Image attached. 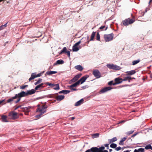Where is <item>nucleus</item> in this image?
I'll return each mask as SVG.
<instances>
[{"mask_svg":"<svg viewBox=\"0 0 152 152\" xmlns=\"http://www.w3.org/2000/svg\"><path fill=\"white\" fill-rule=\"evenodd\" d=\"M133 19H131L130 18H128L125 19L121 22V26H127L132 24L135 21L134 17H133Z\"/></svg>","mask_w":152,"mask_h":152,"instance_id":"nucleus-1","label":"nucleus"},{"mask_svg":"<svg viewBox=\"0 0 152 152\" xmlns=\"http://www.w3.org/2000/svg\"><path fill=\"white\" fill-rule=\"evenodd\" d=\"M8 116L10 117L12 120H15L19 118V116L17 113L14 111H11L8 114Z\"/></svg>","mask_w":152,"mask_h":152,"instance_id":"nucleus-2","label":"nucleus"},{"mask_svg":"<svg viewBox=\"0 0 152 152\" xmlns=\"http://www.w3.org/2000/svg\"><path fill=\"white\" fill-rule=\"evenodd\" d=\"M24 97H25V96L21 91L18 94H16L14 98V99H17L16 101H15V103L16 104L18 103L20 101L21 98Z\"/></svg>","mask_w":152,"mask_h":152,"instance_id":"nucleus-3","label":"nucleus"},{"mask_svg":"<svg viewBox=\"0 0 152 152\" xmlns=\"http://www.w3.org/2000/svg\"><path fill=\"white\" fill-rule=\"evenodd\" d=\"M106 66L107 67L110 69L118 70L121 69V68L120 66L114 65L113 64H107Z\"/></svg>","mask_w":152,"mask_h":152,"instance_id":"nucleus-4","label":"nucleus"},{"mask_svg":"<svg viewBox=\"0 0 152 152\" xmlns=\"http://www.w3.org/2000/svg\"><path fill=\"white\" fill-rule=\"evenodd\" d=\"M114 34L112 33L109 34H104V38L106 42H109L113 40Z\"/></svg>","mask_w":152,"mask_h":152,"instance_id":"nucleus-5","label":"nucleus"},{"mask_svg":"<svg viewBox=\"0 0 152 152\" xmlns=\"http://www.w3.org/2000/svg\"><path fill=\"white\" fill-rule=\"evenodd\" d=\"M21 92L25 97L34 94L36 92V90L34 88V89H33L31 90H27L26 92L24 91H22Z\"/></svg>","mask_w":152,"mask_h":152,"instance_id":"nucleus-6","label":"nucleus"},{"mask_svg":"<svg viewBox=\"0 0 152 152\" xmlns=\"http://www.w3.org/2000/svg\"><path fill=\"white\" fill-rule=\"evenodd\" d=\"M83 39L82 38L80 40L75 43L72 47V50L73 52H77L79 50L80 48L78 46L81 43V41Z\"/></svg>","mask_w":152,"mask_h":152,"instance_id":"nucleus-7","label":"nucleus"},{"mask_svg":"<svg viewBox=\"0 0 152 152\" xmlns=\"http://www.w3.org/2000/svg\"><path fill=\"white\" fill-rule=\"evenodd\" d=\"M45 85H47L50 86L51 88H53L54 86H56V87L54 88L53 89L55 90H58L60 89V87L59 84L57 83L56 84H52L51 83H49L48 82H47L45 83Z\"/></svg>","mask_w":152,"mask_h":152,"instance_id":"nucleus-8","label":"nucleus"},{"mask_svg":"<svg viewBox=\"0 0 152 152\" xmlns=\"http://www.w3.org/2000/svg\"><path fill=\"white\" fill-rule=\"evenodd\" d=\"M93 74L96 78H99L102 77L101 73L98 69H95L93 71Z\"/></svg>","mask_w":152,"mask_h":152,"instance_id":"nucleus-9","label":"nucleus"},{"mask_svg":"<svg viewBox=\"0 0 152 152\" xmlns=\"http://www.w3.org/2000/svg\"><path fill=\"white\" fill-rule=\"evenodd\" d=\"M63 53H66L68 56L70 57V53L69 51H68L66 48V47L63 48V49L59 53V55H61Z\"/></svg>","mask_w":152,"mask_h":152,"instance_id":"nucleus-10","label":"nucleus"},{"mask_svg":"<svg viewBox=\"0 0 152 152\" xmlns=\"http://www.w3.org/2000/svg\"><path fill=\"white\" fill-rule=\"evenodd\" d=\"M82 73H79L76 75L70 81L69 83H74L77 81L78 79L82 76Z\"/></svg>","mask_w":152,"mask_h":152,"instance_id":"nucleus-11","label":"nucleus"},{"mask_svg":"<svg viewBox=\"0 0 152 152\" xmlns=\"http://www.w3.org/2000/svg\"><path fill=\"white\" fill-rule=\"evenodd\" d=\"M113 88L110 86L106 87L102 89L99 91L100 93H104L107 91L110 90Z\"/></svg>","mask_w":152,"mask_h":152,"instance_id":"nucleus-12","label":"nucleus"},{"mask_svg":"<svg viewBox=\"0 0 152 152\" xmlns=\"http://www.w3.org/2000/svg\"><path fill=\"white\" fill-rule=\"evenodd\" d=\"M89 77V75H85V76L81 77L78 80L80 83V84H81L83 83L86 81L87 79Z\"/></svg>","mask_w":152,"mask_h":152,"instance_id":"nucleus-13","label":"nucleus"},{"mask_svg":"<svg viewBox=\"0 0 152 152\" xmlns=\"http://www.w3.org/2000/svg\"><path fill=\"white\" fill-rule=\"evenodd\" d=\"M114 84L115 85L121 83L122 82V78L118 77L114 79Z\"/></svg>","mask_w":152,"mask_h":152,"instance_id":"nucleus-14","label":"nucleus"},{"mask_svg":"<svg viewBox=\"0 0 152 152\" xmlns=\"http://www.w3.org/2000/svg\"><path fill=\"white\" fill-rule=\"evenodd\" d=\"M97 147H93L91 148L90 149L87 150L85 152H97Z\"/></svg>","mask_w":152,"mask_h":152,"instance_id":"nucleus-15","label":"nucleus"},{"mask_svg":"<svg viewBox=\"0 0 152 152\" xmlns=\"http://www.w3.org/2000/svg\"><path fill=\"white\" fill-rule=\"evenodd\" d=\"M56 95H57V96H56V97H55V98L57 101H61L63 100L65 97V96L63 95H59L58 94Z\"/></svg>","mask_w":152,"mask_h":152,"instance_id":"nucleus-16","label":"nucleus"},{"mask_svg":"<svg viewBox=\"0 0 152 152\" xmlns=\"http://www.w3.org/2000/svg\"><path fill=\"white\" fill-rule=\"evenodd\" d=\"M57 73V72L55 71H48L46 72V73L45 74V76H46L47 75H51L56 74Z\"/></svg>","mask_w":152,"mask_h":152,"instance_id":"nucleus-17","label":"nucleus"},{"mask_svg":"<svg viewBox=\"0 0 152 152\" xmlns=\"http://www.w3.org/2000/svg\"><path fill=\"white\" fill-rule=\"evenodd\" d=\"M84 101L83 99L82 98L80 99V100L78 101L75 103V106H80L82 104Z\"/></svg>","mask_w":152,"mask_h":152,"instance_id":"nucleus-18","label":"nucleus"},{"mask_svg":"<svg viewBox=\"0 0 152 152\" xmlns=\"http://www.w3.org/2000/svg\"><path fill=\"white\" fill-rule=\"evenodd\" d=\"M7 116L6 115H2L1 116V121L2 122H7L8 121L7 120Z\"/></svg>","mask_w":152,"mask_h":152,"instance_id":"nucleus-19","label":"nucleus"},{"mask_svg":"<svg viewBox=\"0 0 152 152\" xmlns=\"http://www.w3.org/2000/svg\"><path fill=\"white\" fill-rule=\"evenodd\" d=\"M36 72L32 73H31V76L28 80L29 81H31V80L34 79L36 77Z\"/></svg>","mask_w":152,"mask_h":152,"instance_id":"nucleus-20","label":"nucleus"},{"mask_svg":"<svg viewBox=\"0 0 152 152\" xmlns=\"http://www.w3.org/2000/svg\"><path fill=\"white\" fill-rule=\"evenodd\" d=\"M136 84H132L130 85H128V84H125V85H121V86H117L116 87V88H122L123 87H127V86L130 87L133 85H135Z\"/></svg>","mask_w":152,"mask_h":152,"instance_id":"nucleus-21","label":"nucleus"},{"mask_svg":"<svg viewBox=\"0 0 152 152\" xmlns=\"http://www.w3.org/2000/svg\"><path fill=\"white\" fill-rule=\"evenodd\" d=\"M75 68L79 71H82L83 70V68L82 66H81L80 65H77V66H76L75 67Z\"/></svg>","mask_w":152,"mask_h":152,"instance_id":"nucleus-22","label":"nucleus"},{"mask_svg":"<svg viewBox=\"0 0 152 152\" xmlns=\"http://www.w3.org/2000/svg\"><path fill=\"white\" fill-rule=\"evenodd\" d=\"M117 138L116 137H114L113 138L110 139H108V142L109 144H110L112 143H113L117 140Z\"/></svg>","mask_w":152,"mask_h":152,"instance_id":"nucleus-23","label":"nucleus"},{"mask_svg":"<svg viewBox=\"0 0 152 152\" xmlns=\"http://www.w3.org/2000/svg\"><path fill=\"white\" fill-rule=\"evenodd\" d=\"M96 33V32L93 31L91 36L90 40L94 41V38Z\"/></svg>","mask_w":152,"mask_h":152,"instance_id":"nucleus-24","label":"nucleus"},{"mask_svg":"<svg viewBox=\"0 0 152 152\" xmlns=\"http://www.w3.org/2000/svg\"><path fill=\"white\" fill-rule=\"evenodd\" d=\"M56 95H58V93H56L53 94H48L46 95V97L50 98H55Z\"/></svg>","mask_w":152,"mask_h":152,"instance_id":"nucleus-25","label":"nucleus"},{"mask_svg":"<svg viewBox=\"0 0 152 152\" xmlns=\"http://www.w3.org/2000/svg\"><path fill=\"white\" fill-rule=\"evenodd\" d=\"M135 70H132L129 71H127L126 72L127 75H132L136 73Z\"/></svg>","mask_w":152,"mask_h":152,"instance_id":"nucleus-26","label":"nucleus"},{"mask_svg":"<svg viewBox=\"0 0 152 152\" xmlns=\"http://www.w3.org/2000/svg\"><path fill=\"white\" fill-rule=\"evenodd\" d=\"M44 84H45V83H42L39 85H37L35 88V89L36 90H38L39 88H41V87Z\"/></svg>","mask_w":152,"mask_h":152,"instance_id":"nucleus-27","label":"nucleus"},{"mask_svg":"<svg viewBox=\"0 0 152 152\" xmlns=\"http://www.w3.org/2000/svg\"><path fill=\"white\" fill-rule=\"evenodd\" d=\"M126 139V137H124L122 140H121L119 142V145H124V144L123 142H124Z\"/></svg>","mask_w":152,"mask_h":152,"instance_id":"nucleus-28","label":"nucleus"},{"mask_svg":"<svg viewBox=\"0 0 152 152\" xmlns=\"http://www.w3.org/2000/svg\"><path fill=\"white\" fill-rule=\"evenodd\" d=\"M46 110L44 111V112H42L41 113H40L39 114H38L37 115H36L35 116V117L36 118H38L40 117L43 114H44L45 113H46Z\"/></svg>","mask_w":152,"mask_h":152,"instance_id":"nucleus-29","label":"nucleus"},{"mask_svg":"<svg viewBox=\"0 0 152 152\" xmlns=\"http://www.w3.org/2000/svg\"><path fill=\"white\" fill-rule=\"evenodd\" d=\"M96 40L98 41H100V35L99 33V32H97L96 35Z\"/></svg>","mask_w":152,"mask_h":152,"instance_id":"nucleus-30","label":"nucleus"},{"mask_svg":"<svg viewBox=\"0 0 152 152\" xmlns=\"http://www.w3.org/2000/svg\"><path fill=\"white\" fill-rule=\"evenodd\" d=\"M140 61V59H138L136 60H134L132 62V64L133 65H135L137 64H138L139 63Z\"/></svg>","mask_w":152,"mask_h":152,"instance_id":"nucleus-31","label":"nucleus"},{"mask_svg":"<svg viewBox=\"0 0 152 152\" xmlns=\"http://www.w3.org/2000/svg\"><path fill=\"white\" fill-rule=\"evenodd\" d=\"M58 64H62L64 63V61L62 60H58L57 61Z\"/></svg>","mask_w":152,"mask_h":152,"instance_id":"nucleus-32","label":"nucleus"},{"mask_svg":"<svg viewBox=\"0 0 152 152\" xmlns=\"http://www.w3.org/2000/svg\"><path fill=\"white\" fill-rule=\"evenodd\" d=\"M31 106H29L28 107H23V108H22L21 109H23L24 110H26L27 112H30V110H29V109L31 108Z\"/></svg>","mask_w":152,"mask_h":152,"instance_id":"nucleus-33","label":"nucleus"},{"mask_svg":"<svg viewBox=\"0 0 152 152\" xmlns=\"http://www.w3.org/2000/svg\"><path fill=\"white\" fill-rule=\"evenodd\" d=\"M110 146L111 148H115L117 146V145L116 144L114 143H112L110 145Z\"/></svg>","mask_w":152,"mask_h":152,"instance_id":"nucleus-34","label":"nucleus"},{"mask_svg":"<svg viewBox=\"0 0 152 152\" xmlns=\"http://www.w3.org/2000/svg\"><path fill=\"white\" fill-rule=\"evenodd\" d=\"M48 106L46 105H43L42 106V109L43 111H45V109H47L48 108Z\"/></svg>","mask_w":152,"mask_h":152,"instance_id":"nucleus-35","label":"nucleus"},{"mask_svg":"<svg viewBox=\"0 0 152 152\" xmlns=\"http://www.w3.org/2000/svg\"><path fill=\"white\" fill-rule=\"evenodd\" d=\"M99 133H96L93 134L92 136L93 138H97L99 137Z\"/></svg>","mask_w":152,"mask_h":152,"instance_id":"nucleus-36","label":"nucleus"},{"mask_svg":"<svg viewBox=\"0 0 152 152\" xmlns=\"http://www.w3.org/2000/svg\"><path fill=\"white\" fill-rule=\"evenodd\" d=\"M14 96H13L11 98L8 99L7 100V103H10V102L12 101L13 100V99H14Z\"/></svg>","mask_w":152,"mask_h":152,"instance_id":"nucleus-37","label":"nucleus"},{"mask_svg":"<svg viewBox=\"0 0 152 152\" xmlns=\"http://www.w3.org/2000/svg\"><path fill=\"white\" fill-rule=\"evenodd\" d=\"M7 23L4 25H2L0 26V30L3 29L5 27L7 26Z\"/></svg>","mask_w":152,"mask_h":152,"instance_id":"nucleus-38","label":"nucleus"},{"mask_svg":"<svg viewBox=\"0 0 152 152\" xmlns=\"http://www.w3.org/2000/svg\"><path fill=\"white\" fill-rule=\"evenodd\" d=\"M24 104H22V105H20L17 107L15 108V109H14V110H15L19 108H21V109L23 107H22L24 106Z\"/></svg>","mask_w":152,"mask_h":152,"instance_id":"nucleus-39","label":"nucleus"},{"mask_svg":"<svg viewBox=\"0 0 152 152\" xmlns=\"http://www.w3.org/2000/svg\"><path fill=\"white\" fill-rule=\"evenodd\" d=\"M113 80L110 81L108 83V84L109 86H115V84H114V83H113Z\"/></svg>","mask_w":152,"mask_h":152,"instance_id":"nucleus-40","label":"nucleus"},{"mask_svg":"<svg viewBox=\"0 0 152 152\" xmlns=\"http://www.w3.org/2000/svg\"><path fill=\"white\" fill-rule=\"evenodd\" d=\"M44 111H43L42 108H38L37 109L36 112H40L41 113L42 112H44Z\"/></svg>","mask_w":152,"mask_h":152,"instance_id":"nucleus-41","label":"nucleus"},{"mask_svg":"<svg viewBox=\"0 0 152 152\" xmlns=\"http://www.w3.org/2000/svg\"><path fill=\"white\" fill-rule=\"evenodd\" d=\"M28 86V85H22L21 86H20V88L22 89H24L25 88L27 87Z\"/></svg>","mask_w":152,"mask_h":152,"instance_id":"nucleus-42","label":"nucleus"},{"mask_svg":"<svg viewBox=\"0 0 152 152\" xmlns=\"http://www.w3.org/2000/svg\"><path fill=\"white\" fill-rule=\"evenodd\" d=\"M151 145L150 144L148 145L145 147V149L146 150L150 149Z\"/></svg>","mask_w":152,"mask_h":152,"instance_id":"nucleus-43","label":"nucleus"},{"mask_svg":"<svg viewBox=\"0 0 152 152\" xmlns=\"http://www.w3.org/2000/svg\"><path fill=\"white\" fill-rule=\"evenodd\" d=\"M58 93L59 94H66V90H63L59 92Z\"/></svg>","mask_w":152,"mask_h":152,"instance_id":"nucleus-44","label":"nucleus"},{"mask_svg":"<svg viewBox=\"0 0 152 152\" xmlns=\"http://www.w3.org/2000/svg\"><path fill=\"white\" fill-rule=\"evenodd\" d=\"M18 149L20 151L22 152H24L25 150V148L23 147H20L18 148Z\"/></svg>","mask_w":152,"mask_h":152,"instance_id":"nucleus-45","label":"nucleus"},{"mask_svg":"<svg viewBox=\"0 0 152 152\" xmlns=\"http://www.w3.org/2000/svg\"><path fill=\"white\" fill-rule=\"evenodd\" d=\"M134 132V130H131L129 132H127L126 134H127L130 135V134H132Z\"/></svg>","mask_w":152,"mask_h":152,"instance_id":"nucleus-46","label":"nucleus"},{"mask_svg":"<svg viewBox=\"0 0 152 152\" xmlns=\"http://www.w3.org/2000/svg\"><path fill=\"white\" fill-rule=\"evenodd\" d=\"M139 152H145L144 149L142 148H139Z\"/></svg>","mask_w":152,"mask_h":152,"instance_id":"nucleus-47","label":"nucleus"},{"mask_svg":"<svg viewBox=\"0 0 152 152\" xmlns=\"http://www.w3.org/2000/svg\"><path fill=\"white\" fill-rule=\"evenodd\" d=\"M128 80V76L125 77L124 78H122V81H126Z\"/></svg>","mask_w":152,"mask_h":152,"instance_id":"nucleus-48","label":"nucleus"},{"mask_svg":"<svg viewBox=\"0 0 152 152\" xmlns=\"http://www.w3.org/2000/svg\"><path fill=\"white\" fill-rule=\"evenodd\" d=\"M71 91H77L78 90H81V89H76L75 88H71Z\"/></svg>","mask_w":152,"mask_h":152,"instance_id":"nucleus-49","label":"nucleus"},{"mask_svg":"<svg viewBox=\"0 0 152 152\" xmlns=\"http://www.w3.org/2000/svg\"><path fill=\"white\" fill-rule=\"evenodd\" d=\"M103 150L99 148H98L97 147V152H103Z\"/></svg>","mask_w":152,"mask_h":152,"instance_id":"nucleus-50","label":"nucleus"},{"mask_svg":"<svg viewBox=\"0 0 152 152\" xmlns=\"http://www.w3.org/2000/svg\"><path fill=\"white\" fill-rule=\"evenodd\" d=\"M88 87V85H85L81 87V88L83 89H84L86 88H87Z\"/></svg>","mask_w":152,"mask_h":152,"instance_id":"nucleus-51","label":"nucleus"},{"mask_svg":"<svg viewBox=\"0 0 152 152\" xmlns=\"http://www.w3.org/2000/svg\"><path fill=\"white\" fill-rule=\"evenodd\" d=\"M42 75V73H39V74H37V75L36 74V77H40Z\"/></svg>","mask_w":152,"mask_h":152,"instance_id":"nucleus-52","label":"nucleus"},{"mask_svg":"<svg viewBox=\"0 0 152 152\" xmlns=\"http://www.w3.org/2000/svg\"><path fill=\"white\" fill-rule=\"evenodd\" d=\"M74 83L76 85V86H77L79 85L80 83L79 82V80H78L77 81V82H75Z\"/></svg>","mask_w":152,"mask_h":152,"instance_id":"nucleus-53","label":"nucleus"},{"mask_svg":"<svg viewBox=\"0 0 152 152\" xmlns=\"http://www.w3.org/2000/svg\"><path fill=\"white\" fill-rule=\"evenodd\" d=\"M131 77L130 76H128V81L129 82H130L131 81Z\"/></svg>","mask_w":152,"mask_h":152,"instance_id":"nucleus-54","label":"nucleus"},{"mask_svg":"<svg viewBox=\"0 0 152 152\" xmlns=\"http://www.w3.org/2000/svg\"><path fill=\"white\" fill-rule=\"evenodd\" d=\"M121 149V147L120 146H119V147H116L115 148V150L117 151H118L120 150Z\"/></svg>","mask_w":152,"mask_h":152,"instance_id":"nucleus-55","label":"nucleus"},{"mask_svg":"<svg viewBox=\"0 0 152 152\" xmlns=\"http://www.w3.org/2000/svg\"><path fill=\"white\" fill-rule=\"evenodd\" d=\"M42 79L40 78H39L38 80L37 81L39 84L42 81Z\"/></svg>","mask_w":152,"mask_h":152,"instance_id":"nucleus-56","label":"nucleus"},{"mask_svg":"<svg viewBox=\"0 0 152 152\" xmlns=\"http://www.w3.org/2000/svg\"><path fill=\"white\" fill-rule=\"evenodd\" d=\"M139 132H137V133H134V134H133L131 137H135V136H136L137 134H139Z\"/></svg>","mask_w":152,"mask_h":152,"instance_id":"nucleus-57","label":"nucleus"},{"mask_svg":"<svg viewBox=\"0 0 152 152\" xmlns=\"http://www.w3.org/2000/svg\"><path fill=\"white\" fill-rule=\"evenodd\" d=\"M109 143L108 144H104V145L105 146V147H107V149H109Z\"/></svg>","mask_w":152,"mask_h":152,"instance_id":"nucleus-58","label":"nucleus"},{"mask_svg":"<svg viewBox=\"0 0 152 152\" xmlns=\"http://www.w3.org/2000/svg\"><path fill=\"white\" fill-rule=\"evenodd\" d=\"M105 27V26H102L99 28V29H102V30H103V29Z\"/></svg>","mask_w":152,"mask_h":152,"instance_id":"nucleus-59","label":"nucleus"},{"mask_svg":"<svg viewBox=\"0 0 152 152\" xmlns=\"http://www.w3.org/2000/svg\"><path fill=\"white\" fill-rule=\"evenodd\" d=\"M99 148L103 150H104L105 147L103 146H102L99 147Z\"/></svg>","mask_w":152,"mask_h":152,"instance_id":"nucleus-60","label":"nucleus"},{"mask_svg":"<svg viewBox=\"0 0 152 152\" xmlns=\"http://www.w3.org/2000/svg\"><path fill=\"white\" fill-rule=\"evenodd\" d=\"M71 91L66 90V94L69 93H70V92Z\"/></svg>","mask_w":152,"mask_h":152,"instance_id":"nucleus-61","label":"nucleus"},{"mask_svg":"<svg viewBox=\"0 0 152 152\" xmlns=\"http://www.w3.org/2000/svg\"><path fill=\"white\" fill-rule=\"evenodd\" d=\"M125 122V120L121 121L119 122L118 124H121V123H124Z\"/></svg>","mask_w":152,"mask_h":152,"instance_id":"nucleus-62","label":"nucleus"},{"mask_svg":"<svg viewBox=\"0 0 152 152\" xmlns=\"http://www.w3.org/2000/svg\"><path fill=\"white\" fill-rule=\"evenodd\" d=\"M68 87L70 88H71L74 87L73 84L69 86Z\"/></svg>","mask_w":152,"mask_h":152,"instance_id":"nucleus-63","label":"nucleus"},{"mask_svg":"<svg viewBox=\"0 0 152 152\" xmlns=\"http://www.w3.org/2000/svg\"><path fill=\"white\" fill-rule=\"evenodd\" d=\"M134 152H139V149L137 150L135 149L134 151Z\"/></svg>","mask_w":152,"mask_h":152,"instance_id":"nucleus-64","label":"nucleus"}]
</instances>
